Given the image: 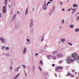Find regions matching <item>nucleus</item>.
<instances>
[{
    "label": "nucleus",
    "instance_id": "obj_12",
    "mask_svg": "<svg viewBox=\"0 0 79 79\" xmlns=\"http://www.w3.org/2000/svg\"><path fill=\"white\" fill-rule=\"evenodd\" d=\"M70 27L71 28H73V27H74V25H70Z\"/></svg>",
    "mask_w": 79,
    "mask_h": 79
},
{
    "label": "nucleus",
    "instance_id": "obj_41",
    "mask_svg": "<svg viewBox=\"0 0 79 79\" xmlns=\"http://www.w3.org/2000/svg\"><path fill=\"white\" fill-rule=\"evenodd\" d=\"M12 69V67H10V69Z\"/></svg>",
    "mask_w": 79,
    "mask_h": 79
},
{
    "label": "nucleus",
    "instance_id": "obj_26",
    "mask_svg": "<svg viewBox=\"0 0 79 79\" xmlns=\"http://www.w3.org/2000/svg\"><path fill=\"white\" fill-rule=\"evenodd\" d=\"M23 53H26V48L24 49Z\"/></svg>",
    "mask_w": 79,
    "mask_h": 79
},
{
    "label": "nucleus",
    "instance_id": "obj_50",
    "mask_svg": "<svg viewBox=\"0 0 79 79\" xmlns=\"http://www.w3.org/2000/svg\"><path fill=\"white\" fill-rule=\"evenodd\" d=\"M72 76V74H71L70 75V76Z\"/></svg>",
    "mask_w": 79,
    "mask_h": 79
},
{
    "label": "nucleus",
    "instance_id": "obj_32",
    "mask_svg": "<svg viewBox=\"0 0 79 79\" xmlns=\"http://www.w3.org/2000/svg\"><path fill=\"white\" fill-rule=\"evenodd\" d=\"M4 48H5V46H4L2 47V50H3Z\"/></svg>",
    "mask_w": 79,
    "mask_h": 79
},
{
    "label": "nucleus",
    "instance_id": "obj_46",
    "mask_svg": "<svg viewBox=\"0 0 79 79\" xmlns=\"http://www.w3.org/2000/svg\"><path fill=\"white\" fill-rule=\"evenodd\" d=\"M72 72H74V70H72Z\"/></svg>",
    "mask_w": 79,
    "mask_h": 79
},
{
    "label": "nucleus",
    "instance_id": "obj_7",
    "mask_svg": "<svg viewBox=\"0 0 79 79\" xmlns=\"http://www.w3.org/2000/svg\"><path fill=\"white\" fill-rule=\"evenodd\" d=\"M46 5V4H45V3L44 5L43 8L44 10H46V9H47V7H46V6H45Z\"/></svg>",
    "mask_w": 79,
    "mask_h": 79
},
{
    "label": "nucleus",
    "instance_id": "obj_35",
    "mask_svg": "<svg viewBox=\"0 0 79 79\" xmlns=\"http://www.w3.org/2000/svg\"><path fill=\"white\" fill-rule=\"evenodd\" d=\"M8 6H9V8H11V6L10 5H9Z\"/></svg>",
    "mask_w": 79,
    "mask_h": 79
},
{
    "label": "nucleus",
    "instance_id": "obj_38",
    "mask_svg": "<svg viewBox=\"0 0 79 79\" xmlns=\"http://www.w3.org/2000/svg\"><path fill=\"white\" fill-rule=\"evenodd\" d=\"M27 40L28 42H29V41H30L29 39H27Z\"/></svg>",
    "mask_w": 79,
    "mask_h": 79
},
{
    "label": "nucleus",
    "instance_id": "obj_34",
    "mask_svg": "<svg viewBox=\"0 0 79 79\" xmlns=\"http://www.w3.org/2000/svg\"><path fill=\"white\" fill-rule=\"evenodd\" d=\"M55 66V64H53L52 65V67H54Z\"/></svg>",
    "mask_w": 79,
    "mask_h": 79
},
{
    "label": "nucleus",
    "instance_id": "obj_10",
    "mask_svg": "<svg viewBox=\"0 0 79 79\" xmlns=\"http://www.w3.org/2000/svg\"><path fill=\"white\" fill-rule=\"evenodd\" d=\"M33 23L32 22V20H31L30 23V27H31L32 26Z\"/></svg>",
    "mask_w": 79,
    "mask_h": 79
},
{
    "label": "nucleus",
    "instance_id": "obj_18",
    "mask_svg": "<svg viewBox=\"0 0 79 79\" xmlns=\"http://www.w3.org/2000/svg\"><path fill=\"white\" fill-rule=\"evenodd\" d=\"M40 64H43V62L42 61L40 60Z\"/></svg>",
    "mask_w": 79,
    "mask_h": 79
},
{
    "label": "nucleus",
    "instance_id": "obj_20",
    "mask_svg": "<svg viewBox=\"0 0 79 79\" xmlns=\"http://www.w3.org/2000/svg\"><path fill=\"white\" fill-rule=\"evenodd\" d=\"M59 68V69H63V67H58Z\"/></svg>",
    "mask_w": 79,
    "mask_h": 79
},
{
    "label": "nucleus",
    "instance_id": "obj_11",
    "mask_svg": "<svg viewBox=\"0 0 79 79\" xmlns=\"http://www.w3.org/2000/svg\"><path fill=\"white\" fill-rule=\"evenodd\" d=\"M28 9L27 8L26 10V11L25 12V14L26 15H27V14L28 13Z\"/></svg>",
    "mask_w": 79,
    "mask_h": 79
},
{
    "label": "nucleus",
    "instance_id": "obj_14",
    "mask_svg": "<svg viewBox=\"0 0 79 79\" xmlns=\"http://www.w3.org/2000/svg\"><path fill=\"white\" fill-rule=\"evenodd\" d=\"M73 10L72 13L73 14L74 12H75L76 11V10L75 9H73Z\"/></svg>",
    "mask_w": 79,
    "mask_h": 79
},
{
    "label": "nucleus",
    "instance_id": "obj_23",
    "mask_svg": "<svg viewBox=\"0 0 79 79\" xmlns=\"http://www.w3.org/2000/svg\"><path fill=\"white\" fill-rule=\"evenodd\" d=\"M62 24H63L64 23V19H63V20L62 21Z\"/></svg>",
    "mask_w": 79,
    "mask_h": 79
},
{
    "label": "nucleus",
    "instance_id": "obj_49",
    "mask_svg": "<svg viewBox=\"0 0 79 79\" xmlns=\"http://www.w3.org/2000/svg\"><path fill=\"white\" fill-rule=\"evenodd\" d=\"M79 14V12H78L77 13V14Z\"/></svg>",
    "mask_w": 79,
    "mask_h": 79
},
{
    "label": "nucleus",
    "instance_id": "obj_39",
    "mask_svg": "<svg viewBox=\"0 0 79 79\" xmlns=\"http://www.w3.org/2000/svg\"><path fill=\"white\" fill-rule=\"evenodd\" d=\"M39 55V54H35V56H37V55Z\"/></svg>",
    "mask_w": 79,
    "mask_h": 79
},
{
    "label": "nucleus",
    "instance_id": "obj_9",
    "mask_svg": "<svg viewBox=\"0 0 79 79\" xmlns=\"http://www.w3.org/2000/svg\"><path fill=\"white\" fill-rule=\"evenodd\" d=\"M47 57L48 58V59H50V58L52 57V56L51 55H48L47 56Z\"/></svg>",
    "mask_w": 79,
    "mask_h": 79
},
{
    "label": "nucleus",
    "instance_id": "obj_21",
    "mask_svg": "<svg viewBox=\"0 0 79 79\" xmlns=\"http://www.w3.org/2000/svg\"><path fill=\"white\" fill-rule=\"evenodd\" d=\"M59 69V68L58 67H57L56 69V71H58V70Z\"/></svg>",
    "mask_w": 79,
    "mask_h": 79
},
{
    "label": "nucleus",
    "instance_id": "obj_1",
    "mask_svg": "<svg viewBox=\"0 0 79 79\" xmlns=\"http://www.w3.org/2000/svg\"><path fill=\"white\" fill-rule=\"evenodd\" d=\"M72 56L74 60H77L78 61H79V56L77 55V53L76 52L72 54Z\"/></svg>",
    "mask_w": 79,
    "mask_h": 79
},
{
    "label": "nucleus",
    "instance_id": "obj_19",
    "mask_svg": "<svg viewBox=\"0 0 79 79\" xmlns=\"http://www.w3.org/2000/svg\"><path fill=\"white\" fill-rule=\"evenodd\" d=\"M18 69H19V67H18L16 69H15V72L16 71H18Z\"/></svg>",
    "mask_w": 79,
    "mask_h": 79
},
{
    "label": "nucleus",
    "instance_id": "obj_40",
    "mask_svg": "<svg viewBox=\"0 0 79 79\" xmlns=\"http://www.w3.org/2000/svg\"><path fill=\"white\" fill-rule=\"evenodd\" d=\"M19 11H18L17 12V14H19Z\"/></svg>",
    "mask_w": 79,
    "mask_h": 79
},
{
    "label": "nucleus",
    "instance_id": "obj_54",
    "mask_svg": "<svg viewBox=\"0 0 79 79\" xmlns=\"http://www.w3.org/2000/svg\"><path fill=\"white\" fill-rule=\"evenodd\" d=\"M76 73H77L76 72Z\"/></svg>",
    "mask_w": 79,
    "mask_h": 79
},
{
    "label": "nucleus",
    "instance_id": "obj_15",
    "mask_svg": "<svg viewBox=\"0 0 79 79\" xmlns=\"http://www.w3.org/2000/svg\"><path fill=\"white\" fill-rule=\"evenodd\" d=\"M75 31V32H78V31H79V28H77V29H76Z\"/></svg>",
    "mask_w": 79,
    "mask_h": 79
},
{
    "label": "nucleus",
    "instance_id": "obj_42",
    "mask_svg": "<svg viewBox=\"0 0 79 79\" xmlns=\"http://www.w3.org/2000/svg\"><path fill=\"white\" fill-rule=\"evenodd\" d=\"M25 76H27V74H26V73H25Z\"/></svg>",
    "mask_w": 79,
    "mask_h": 79
},
{
    "label": "nucleus",
    "instance_id": "obj_6",
    "mask_svg": "<svg viewBox=\"0 0 79 79\" xmlns=\"http://www.w3.org/2000/svg\"><path fill=\"white\" fill-rule=\"evenodd\" d=\"M19 74H20V73H19L17 75H16V76L15 77H14V79H16L17 78H18V77L19 76Z\"/></svg>",
    "mask_w": 79,
    "mask_h": 79
},
{
    "label": "nucleus",
    "instance_id": "obj_47",
    "mask_svg": "<svg viewBox=\"0 0 79 79\" xmlns=\"http://www.w3.org/2000/svg\"><path fill=\"white\" fill-rule=\"evenodd\" d=\"M50 2H52L53 1V0H50Z\"/></svg>",
    "mask_w": 79,
    "mask_h": 79
},
{
    "label": "nucleus",
    "instance_id": "obj_13",
    "mask_svg": "<svg viewBox=\"0 0 79 79\" xmlns=\"http://www.w3.org/2000/svg\"><path fill=\"white\" fill-rule=\"evenodd\" d=\"M65 41V40L64 39H61V41L62 42H64Z\"/></svg>",
    "mask_w": 79,
    "mask_h": 79
},
{
    "label": "nucleus",
    "instance_id": "obj_31",
    "mask_svg": "<svg viewBox=\"0 0 79 79\" xmlns=\"http://www.w3.org/2000/svg\"><path fill=\"white\" fill-rule=\"evenodd\" d=\"M60 5H61V6H62V5H63V3H62V2H60Z\"/></svg>",
    "mask_w": 79,
    "mask_h": 79
},
{
    "label": "nucleus",
    "instance_id": "obj_8",
    "mask_svg": "<svg viewBox=\"0 0 79 79\" xmlns=\"http://www.w3.org/2000/svg\"><path fill=\"white\" fill-rule=\"evenodd\" d=\"M58 52V51H54L52 52V54H56Z\"/></svg>",
    "mask_w": 79,
    "mask_h": 79
},
{
    "label": "nucleus",
    "instance_id": "obj_5",
    "mask_svg": "<svg viewBox=\"0 0 79 79\" xmlns=\"http://www.w3.org/2000/svg\"><path fill=\"white\" fill-rule=\"evenodd\" d=\"M0 40H1L2 43H5V39L2 38H0Z\"/></svg>",
    "mask_w": 79,
    "mask_h": 79
},
{
    "label": "nucleus",
    "instance_id": "obj_29",
    "mask_svg": "<svg viewBox=\"0 0 79 79\" xmlns=\"http://www.w3.org/2000/svg\"><path fill=\"white\" fill-rule=\"evenodd\" d=\"M39 68L40 70V71H42V69H41V68H40V66H39Z\"/></svg>",
    "mask_w": 79,
    "mask_h": 79
},
{
    "label": "nucleus",
    "instance_id": "obj_48",
    "mask_svg": "<svg viewBox=\"0 0 79 79\" xmlns=\"http://www.w3.org/2000/svg\"><path fill=\"white\" fill-rule=\"evenodd\" d=\"M1 17V14L0 13V18Z\"/></svg>",
    "mask_w": 79,
    "mask_h": 79
},
{
    "label": "nucleus",
    "instance_id": "obj_44",
    "mask_svg": "<svg viewBox=\"0 0 79 79\" xmlns=\"http://www.w3.org/2000/svg\"><path fill=\"white\" fill-rule=\"evenodd\" d=\"M55 76H57V75H56V74H55Z\"/></svg>",
    "mask_w": 79,
    "mask_h": 79
},
{
    "label": "nucleus",
    "instance_id": "obj_2",
    "mask_svg": "<svg viewBox=\"0 0 79 79\" xmlns=\"http://www.w3.org/2000/svg\"><path fill=\"white\" fill-rule=\"evenodd\" d=\"M74 60L73 59H72L71 57H69L67 58L66 60V61H67V62H66V63L68 64H69V63H70V62H73V61H74Z\"/></svg>",
    "mask_w": 79,
    "mask_h": 79
},
{
    "label": "nucleus",
    "instance_id": "obj_33",
    "mask_svg": "<svg viewBox=\"0 0 79 79\" xmlns=\"http://www.w3.org/2000/svg\"><path fill=\"white\" fill-rule=\"evenodd\" d=\"M71 10H73V9H69V10H68V11H71Z\"/></svg>",
    "mask_w": 79,
    "mask_h": 79
},
{
    "label": "nucleus",
    "instance_id": "obj_24",
    "mask_svg": "<svg viewBox=\"0 0 79 79\" xmlns=\"http://www.w3.org/2000/svg\"><path fill=\"white\" fill-rule=\"evenodd\" d=\"M5 2L6 5L7 4V0H5Z\"/></svg>",
    "mask_w": 79,
    "mask_h": 79
},
{
    "label": "nucleus",
    "instance_id": "obj_55",
    "mask_svg": "<svg viewBox=\"0 0 79 79\" xmlns=\"http://www.w3.org/2000/svg\"><path fill=\"white\" fill-rule=\"evenodd\" d=\"M77 79H78L77 78Z\"/></svg>",
    "mask_w": 79,
    "mask_h": 79
},
{
    "label": "nucleus",
    "instance_id": "obj_25",
    "mask_svg": "<svg viewBox=\"0 0 79 79\" xmlns=\"http://www.w3.org/2000/svg\"><path fill=\"white\" fill-rule=\"evenodd\" d=\"M59 63H63V61L60 60L59 61Z\"/></svg>",
    "mask_w": 79,
    "mask_h": 79
},
{
    "label": "nucleus",
    "instance_id": "obj_52",
    "mask_svg": "<svg viewBox=\"0 0 79 79\" xmlns=\"http://www.w3.org/2000/svg\"><path fill=\"white\" fill-rule=\"evenodd\" d=\"M42 41H43V40L42 39Z\"/></svg>",
    "mask_w": 79,
    "mask_h": 79
},
{
    "label": "nucleus",
    "instance_id": "obj_4",
    "mask_svg": "<svg viewBox=\"0 0 79 79\" xmlns=\"http://www.w3.org/2000/svg\"><path fill=\"white\" fill-rule=\"evenodd\" d=\"M63 55L61 53L58 54L57 55V56L58 57V58H60V57H61Z\"/></svg>",
    "mask_w": 79,
    "mask_h": 79
},
{
    "label": "nucleus",
    "instance_id": "obj_27",
    "mask_svg": "<svg viewBox=\"0 0 79 79\" xmlns=\"http://www.w3.org/2000/svg\"><path fill=\"white\" fill-rule=\"evenodd\" d=\"M49 3H51V2H48L47 4V5H48Z\"/></svg>",
    "mask_w": 79,
    "mask_h": 79
},
{
    "label": "nucleus",
    "instance_id": "obj_30",
    "mask_svg": "<svg viewBox=\"0 0 79 79\" xmlns=\"http://www.w3.org/2000/svg\"><path fill=\"white\" fill-rule=\"evenodd\" d=\"M68 76H70V73H68L67 74Z\"/></svg>",
    "mask_w": 79,
    "mask_h": 79
},
{
    "label": "nucleus",
    "instance_id": "obj_45",
    "mask_svg": "<svg viewBox=\"0 0 79 79\" xmlns=\"http://www.w3.org/2000/svg\"><path fill=\"white\" fill-rule=\"evenodd\" d=\"M15 16H16V14H15V15H14V18H15Z\"/></svg>",
    "mask_w": 79,
    "mask_h": 79
},
{
    "label": "nucleus",
    "instance_id": "obj_37",
    "mask_svg": "<svg viewBox=\"0 0 79 79\" xmlns=\"http://www.w3.org/2000/svg\"><path fill=\"white\" fill-rule=\"evenodd\" d=\"M79 16H78V18H77V19L76 20V21L77 20H79Z\"/></svg>",
    "mask_w": 79,
    "mask_h": 79
},
{
    "label": "nucleus",
    "instance_id": "obj_16",
    "mask_svg": "<svg viewBox=\"0 0 79 79\" xmlns=\"http://www.w3.org/2000/svg\"><path fill=\"white\" fill-rule=\"evenodd\" d=\"M77 6H78L77 5H76V4H73V7H76H76H77Z\"/></svg>",
    "mask_w": 79,
    "mask_h": 79
},
{
    "label": "nucleus",
    "instance_id": "obj_43",
    "mask_svg": "<svg viewBox=\"0 0 79 79\" xmlns=\"http://www.w3.org/2000/svg\"><path fill=\"white\" fill-rule=\"evenodd\" d=\"M62 11H64V9H63L62 10Z\"/></svg>",
    "mask_w": 79,
    "mask_h": 79
},
{
    "label": "nucleus",
    "instance_id": "obj_22",
    "mask_svg": "<svg viewBox=\"0 0 79 79\" xmlns=\"http://www.w3.org/2000/svg\"><path fill=\"white\" fill-rule=\"evenodd\" d=\"M53 58L54 60H55L56 58V56H54L53 57Z\"/></svg>",
    "mask_w": 79,
    "mask_h": 79
},
{
    "label": "nucleus",
    "instance_id": "obj_36",
    "mask_svg": "<svg viewBox=\"0 0 79 79\" xmlns=\"http://www.w3.org/2000/svg\"><path fill=\"white\" fill-rule=\"evenodd\" d=\"M22 66H23L24 68H26V67L25 66V65H23Z\"/></svg>",
    "mask_w": 79,
    "mask_h": 79
},
{
    "label": "nucleus",
    "instance_id": "obj_28",
    "mask_svg": "<svg viewBox=\"0 0 79 79\" xmlns=\"http://www.w3.org/2000/svg\"><path fill=\"white\" fill-rule=\"evenodd\" d=\"M68 44L70 45H73V44L71 43H69Z\"/></svg>",
    "mask_w": 79,
    "mask_h": 79
},
{
    "label": "nucleus",
    "instance_id": "obj_53",
    "mask_svg": "<svg viewBox=\"0 0 79 79\" xmlns=\"http://www.w3.org/2000/svg\"><path fill=\"white\" fill-rule=\"evenodd\" d=\"M72 77H73V76H72Z\"/></svg>",
    "mask_w": 79,
    "mask_h": 79
},
{
    "label": "nucleus",
    "instance_id": "obj_3",
    "mask_svg": "<svg viewBox=\"0 0 79 79\" xmlns=\"http://www.w3.org/2000/svg\"><path fill=\"white\" fill-rule=\"evenodd\" d=\"M2 11L3 13H6V8L5 6H3Z\"/></svg>",
    "mask_w": 79,
    "mask_h": 79
},
{
    "label": "nucleus",
    "instance_id": "obj_51",
    "mask_svg": "<svg viewBox=\"0 0 79 79\" xmlns=\"http://www.w3.org/2000/svg\"><path fill=\"white\" fill-rule=\"evenodd\" d=\"M53 8H55V6H53Z\"/></svg>",
    "mask_w": 79,
    "mask_h": 79
},
{
    "label": "nucleus",
    "instance_id": "obj_17",
    "mask_svg": "<svg viewBox=\"0 0 79 79\" xmlns=\"http://www.w3.org/2000/svg\"><path fill=\"white\" fill-rule=\"evenodd\" d=\"M5 49L6 50H9V48L8 47H6L5 48Z\"/></svg>",
    "mask_w": 79,
    "mask_h": 79
}]
</instances>
